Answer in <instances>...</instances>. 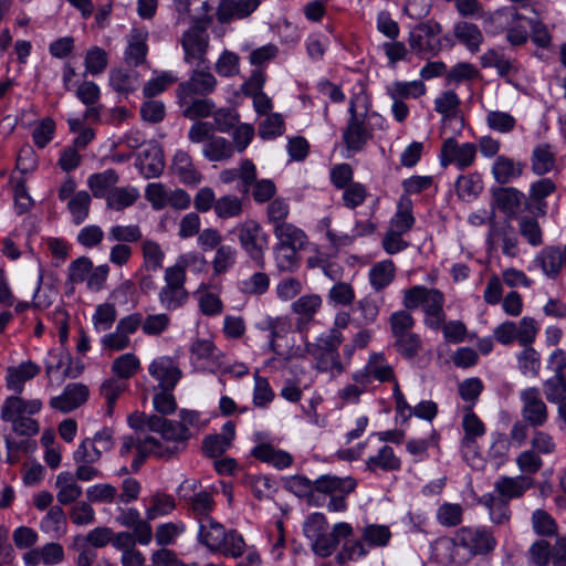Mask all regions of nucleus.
<instances>
[{
    "mask_svg": "<svg viewBox=\"0 0 566 566\" xmlns=\"http://www.w3.org/2000/svg\"><path fill=\"white\" fill-rule=\"evenodd\" d=\"M357 481L352 476L339 478L325 474L319 476L313 483L303 475H293L284 481L287 492L294 495H313V491L325 495H332L335 492L347 495L355 491Z\"/></svg>",
    "mask_w": 566,
    "mask_h": 566,
    "instance_id": "nucleus-1",
    "label": "nucleus"
},
{
    "mask_svg": "<svg viewBox=\"0 0 566 566\" xmlns=\"http://www.w3.org/2000/svg\"><path fill=\"white\" fill-rule=\"evenodd\" d=\"M213 21L212 15L192 18L191 27L184 32L181 45L185 51V61L190 63L192 59L198 60V67L209 69L206 54L209 48L208 28Z\"/></svg>",
    "mask_w": 566,
    "mask_h": 566,
    "instance_id": "nucleus-2",
    "label": "nucleus"
},
{
    "mask_svg": "<svg viewBox=\"0 0 566 566\" xmlns=\"http://www.w3.org/2000/svg\"><path fill=\"white\" fill-rule=\"evenodd\" d=\"M524 202L525 209L531 210V205L527 202L525 195L513 187H493L491 189V216L489 222L493 228L495 222L494 209L501 210L507 219L515 217L518 208Z\"/></svg>",
    "mask_w": 566,
    "mask_h": 566,
    "instance_id": "nucleus-3",
    "label": "nucleus"
},
{
    "mask_svg": "<svg viewBox=\"0 0 566 566\" xmlns=\"http://www.w3.org/2000/svg\"><path fill=\"white\" fill-rule=\"evenodd\" d=\"M454 543L472 555H486L496 546L495 537L485 528L461 527L455 533Z\"/></svg>",
    "mask_w": 566,
    "mask_h": 566,
    "instance_id": "nucleus-4",
    "label": "nucleus"
},
{
    "mask_svg": "<svg viewBox=\"0 0 566 566\" xmlns=\"http://www.w3.org/2000/svg\"><path fill=\"white\" fill-rule=\"evenodd\" d=\"M521 400L524 406L522 416L531 427L543 426L548 417L547 407L541 398L539 389L531 387L521 392Z\"/></svg>",
    "mask_w": 566,
    "mask_h": 566,
    "instance_id": "nucleus-5",
    "label": "nucleus"
},
{
    "mask_svg": "<svg viewBox=\"0 0 566 566\" xmlns=\"http://www.w3.org/2000/svg\"><path fill=\"white\" fill-rule=\"evenodd\" d=\"M205 67H198L192 72L190 78L178 86V98L180 104L186 103V98L192 94L208 95L217 84L216 77Z\"/></svg>",
    "mask_w": 566,
    "mask_h": 566,
    "instance_id": "nucleus-6",
    "label": "nucleus"
},
{
    "mask_svg": "<svg viewBox=\"0 0 566 566\" xmlns=\"http://www.w3.org/2000/svg\"><path fill=\"white\" fill-rule=\"evenodd\" d=\"M148 371L159 381L158 387L161 390H174L182 377L181 369L174 359L168 356L153 360L148 367Z\"/></svg>",
    "mask_w": 566,
    "mask_h": 566,
    "instance_id": "nucleus-7",
    "label": "nucleus"
},
{
    "mask_svg": "<svg viewBox=\"0 0 566 566\" xmlns=\"http://www.w3.org/2000/svg\"><path fill=\"white\" fill-rule=\"evenodd\" d=\"M136 167L146 179L156 178L163 174L165 159L158 143L151 142L148 148L137 155Z\"/></svg>",
    "mask_w": 566,
    "mask_h": 566,
    "instance_id": "nucleus-8",
    "label": "nucleus"
},
{
    "mask_svg": "<svg viewBox=\"0 0 566 566\" xmlns=\"http://www.w3.org/2000/svg\"><path fill=\"white\" fill-rule=\"evenodd\" d=\"M88 396V387L84 384H69L62 395L51 398L50 406L63 413H67L85 403Z\"/></svg>",
    "mask_w": 566,
    "mask_h": 566,
    "instance_id": "nucleus-9",
    "label": "nucleus"
},
{
    "mask_svg": "<svg viewBox=\"0 0 566 566\" xmlns=\"http://www.w3.org/2000/svg\"><path fill=\"white\" fill-rule=\"evenodd\" d=\"M261 0H220L217 8V19L220 23H229L234 19L251 15L260 6Z\"/></svg>",
    "mask_w": 566,
    "mask_h": 566,
    "instance_id": "nucleus-10",
    "label": "nucleus"
},
{
    "mask_svg": "<svg viewBox=\"0 0 566 566\" xmlns=\"http://www.w3.org/2000/svg\"><path fill=\"white\" fill-rule=\"evenodd\" d=\"M260 230V224L253 220L245 221L239 233V240L249 256L255 262L256 266L264 269V258L260 255V248L256 244V232Z\"/></svg>",
    "mask_w": 566,
    "mask_h": 566,
    "instance_id": "nucleus-11",
    "label": "nucleus"
},
{
    "mask_svg": "<svg viewBox=\"0 0 566 566\" xmlns=\"http://www.w3.org/2000/svg\"><path fill=\"white\" fill-rule=\"evenodd\" d=\"M227 535L224 527L212 517L201 520L198 539L208 548L216 551L227 539Z\"/></svg>",
    "mask_w": 566,
    "mask_h": 566,
    "instance_id": "nucleus-12",
    "label": "nucleus"
},
{
    "mask_svg": "<svg viewBox=\"0 0 566 566\" xmlns=\"http://www.w3.org/2000/svg\"><path fill=\"white\" fill-rule=\"evenodd\" d=\"M543 272L551 279H556L563 268L562 250L558 247H546L535 259Z\"/></svg>",
    "mask_w": 566,
    "mask_h": 566,
    "instance_id": "nucleus-13",
    "label": "nucleus"
},
{
    "mask_svg": "<svg viewBox=\"0 0 566 566\" xmlns=\"http://www.w3.org/2000/svg\"><path fill=\"white\" fill-rule=\"evenodd\" d=\"M524 165L521 163H514L513 159L505 156H499L492 168L494 179L500 185H506L512 179L522 176Z\"/></svg>",
    "mask_w": 566,
    "mask_h": 566,
    "instance_id": "nucleus-14",
    "label": "nucleus"
},
{
    "mask_svg": "<svg viewBox=\"0 0 566 566\" xmlns=\"http://www.w3.org/2000/svg\"><path fill=\"white\" fill-rule=\"evenodd\" d=\"M472 406H465V415L462 420V427L464 430V437L462 439V446L465 448H472L476 438L482 437L485 433V426L480 418L472 411Z\"/></svg>",
    "mask_w": 566,
    "mask_h": 566,
    "instance_id": "nucleus-15",
    "label": "nucleus"
},
{
    "mask_svg": "<svg viewBox=\"0 0 566 566\" xmlns=\"http://www.w3.org/2000/svg\"><path fill=\"white\" fill-rule=\"evenodd\" d=\"M274 233L280 242L276 250L283 251L284 247H298L304 245L306 235L301 229L295 228L291 223L281 222L275 224Z\"/></svg>",
    "mask_w": 566,
    "mask_h": 566,
    "instance_id": "nucleus-16",
    "label": "nucleus"
},
{
    "mask_svg": "<svg viewBox=\"0 0 566 566\" xmlns=\"http://www.w3.org/2000/svg\"><path fill=\"white\" fill-rule=\"evenodd\" d=\"M454 36L463 43L471 52L479 51L483 35L476 24L461 21L454 27Z\"/></svg>",
    "mask_w": 566,
    "mask_h": 566,
    "instance_id": "nucleus-17",
    "label": "nucleus"
},
{
    "mask_svg": "<svg viewBox=\"0 0 566 566\" xmlns=\"http://www.w3.org/2000/svg\"><path fill=\"white\" fill-rule=\"evenodd\" d=\"M443 294L437 289H427L426 297L423 301V311L428 316L436 317V322H430L429 326L438 329L440 324L444 321L443 313Z\"/></svg>",
    "mask_w": 566,
    "mask_h": 566,
    "instance_id": "nucleus-18",
    "label": "nucleus"
},
{
    "mask_svg": "<svg viewBox=\"0 0 566 566\" xmlns=\"http://www.w3.org/2000/svg\"><path fill=\"white\" fill-rule=\"evenodd\" d=\"M371 138V134L365 128L364 120L347 124L343 133V142L347 149L353 151H360L368 139Z\"/></svg>",
    "mask_w": 566,
    "mask_h": 566,
    "instance_id": "nucleus-19",
    "label": "nucleus"
},
{
    "mask_svg": "<svg viewBox=\"0 0 566 566\" xmlns=\"http://www.w3.org/2000/svg\"><path fill=\"white\" fill-rule=\"evenodd\" d=\"M532 170L537 176L549 172L555 167V154L551 150L549 144H539L532 154Z\"/></svg>",
    "mask_w": 566,
    "mask_h": 566,
    "instance_id": "nucleus-20",
    "label": "nucleus"
},
{
    "mask_svg": "<svg viewBox=\"0 0 566 566\" xmlns=\"http://www.w3.org/2000/svg\"><path fill=\"white\" fill-rule=\"evenodd\" d=\"M395 264L386 260L375 264L369 271V280L375 291L379 292L388 286L395 279Z\"/></svg>",
    "mask_w": 566,
    "mask_h": 566,
    "instance_id": "nucleus-21",
    "label": "nucleus"
},
{
    "mask_svg": "<svg viewBox=\"0 0 566 566\" xmlns=\"http://www.w3.org/2000/svg\"><path fill=\"white\" fill-rule=\"evenodd\" d=\"M118 175L114 169H107L103 172L93 174L87 180V185L96 198H103L111 187L118 182Z\"/></svg>",
    "mask_w": 566,
    "mask_h": 566,
    "instance_id": "nucleus-22",
    "label": "nucleus"
},
{
    "mask_svg": "<svg viewBox=\"0 0 566 566\" xmlns=\"http://www.w3.org/2000/svg\"><path fill=\"white\" fill-rule=\"evenodd\" d=\"M532 484L533 479L528 475L503 476L496 482L495 488L500 495H522Z\"/></svg>",
    "mask_w": 566,
    "mask_h": 566,
    "instance_id": "nucleus-23",
    "label": "nucleus"
},
{
    "mask_svg": "<svg viewBox=\"0 0 566 566\" xmlns=\"http://www.w3.org/2000/svg\"><path fill=\"white\" fill-rule=\"evenodd\" d=\"M203 155L212 161H220L233 155V145L223 137H214L205 145Z\"/></svg>",
    "mask_w": 566,
    "mask_h": 566,
    "instance_id": "nucleus-24",
    "label": "nucleus"
},
{
    "mask_svg": "<svg viewBox=\"0 0 566 566\" xmlns=\"http://www.w3.org/2000/svg\"><path fill=\"white\" fill-rule=\"evenodd\" d=\"M511 497H481L480 504H483L490 514L492 522L502 524L510 518L509 500Z\"/></svg>",
    "mask_w": 566,
    "mask_h": 566,
    "instance_id": "nucleus-25",
    "label": "nucleus"
},
{
    "mask_svg": "<svg viewBox=\"0 0 566 566\" xmlns=\"http://www.w3.org/2000/svg\"><path fill=\"white\" fill-rule=\"evenodd\" d=\"M139 193L135 188H113L107 196V207L123 210L135 203Z\"/></svg>",
    "mask_w": 566,
    "mask_h": 566,
    "instance_id": "nucleus-26",
    "label": "nucleus"
},
{
    "mask_svg": "<svg viewBox=\"0 0 566 566\" xmlns=\"http://www.w3.org/2000/svg\"><path fill=\"white\" fill-rule=\"evenodd\" d=\"M387 92L392 99L419 97L424 94L426 86L421 81L395 82Z\"/></svg>",
    "mask_w": 566,
    "mask_h": 566,
    "instance_id": "nucleus-27",
    "label": "nucleus"
},
{
    "mask_svg": "<svg viewBox=\"0 0 566 566\" xmlns=\"http://www.w3.org/2000/svg\"><path fill=\"white\" fill-rule=\"evenodd\" d=\"M139 359L130 353L123 354L114 359L112 371L122 379H129L139 369Z\"/></svg>",
    "mask_w": 566,
    "mask_h": 566,
    "instance_id": "nucleus-28",
    "label": "nucleus"
},
{
    "mask_svg": "<svg viewBox=\"0 0 566 566\" xmlns=\"http://www.w3.org/2000/svg\"><path fill=\"white\" fill-rule=\"evenodd\" d=\"M4 442L7 448L6 462L10 464L19 461L18 453L20 451L32 453L36 450V441L30 439L15 441L10 434H4Z\"/></svg>",
    "mask_w": 566,
    "mask_h": 566,
    "instance_id": "nucleus-29",
    "label": "nucleus"
},
{
    "mask_svg": "<svg viewBox=\"0 0 566 566\" xmlns=\"http://www.w3.org/2000/svg\"><path fill=\"white\" fill-rule=\"evenodd\" d=\"M367 467L370 470L379 467L385 471H394L400 468V460L395 455L391 447L384 446L377 455L368 459Z\"/></svg>",
    "mask_w": 566,
    "mask_h": 566,
    "instance_id": "nucleus-30",
    "label": "nucleus"
},
{
    "mask_svg": "<svg viewBox=\"0 0 566 566\" xmlns=\"http://www.w3.org/2000/svg\"><path fill=\"white\" fill-rule=\"evenodd\" d=\"M322 305V298L317 294L304 295L292 304L294 313L305 317V323L312 321Z\"/></svg>",
    "mask_w": 566,
    "mask_h": 566,
    "instance_id": "nucleus-31",
    "label": "nucleus"
},
{
    "mask_svg": "<svg viewBox=\"0 0 566 566\" xmlns=\"http://www.w3.org/2000/svg\"><path fill=\"white\" fill-rule=\"evenodd\" d=\"M136 78L133 73L124 69L109 71V85L118 93H132L136 90Z\"/></svg>",
    "mask_w": 566,
    "mask_h": 566,
    "instance_id": "nucleus-32",
    "label": "nucleus"
},
{
    "mask_svg": "<svg viewBox=\"0 0 566 566\" xmlns=\"http://www.w3.org/2000/svg\"><path fill=\"white\" fill-rule=\"evenodd\" d=\"M91 197L87 191H78L67 203L75 224L82 223L88 216Z\"/></svg>",
    "mask_w": 566,
    "mask_h": 566,
    "instance_id": "nucleus-33",
    "label": "nucleus"
},
{
    "mask_svg": "<svg viewBox=\"0 0 566 566\" xmlns=\"http://www.w3.org/2000/svg\"><path fill=\"white\" fill-rule=\"evenodd\" d=\"M394 347L403 358L412 359L421 349V339L415 333L405 334L396 337Z\"/></svg>",
    "mask_w": 566,
    "mask_h": 566,
    "instance_id": "nucleus-34",
    "label": "nucleus"
},
{
    "mask_svg": "<svg viewBox=\"0 0 566 566\" xmlns=\"http://www.w3.org/2000/svg\"><path fill=\"white\" fill-rule=\"evenodd\" d=\"M259 136L262 139H272L284 133V119L281 114L272 113L259 124Z\"/></svg>",
    "mask_w": 566,
    "mask_h": 566,
    "instance_id": "nucleus-35",
    "label": "nucleus"
},
{
    "mask_svg": "<svg viewBox=\"0 0 566 566\" xmlns=\"http://www.w3.org/2000/svg\"><path fill=\"white\" fill-rule=\"evenodd\" d=\"M189 297L186 289L165 286L159 292V300L163 305L171 311L182 306Z\"/></svg>",
    "mask_w": 566,
    "mask_h": 566,
    "instance_id": "nucleus-36",
    "label": "nucleus"
},
{
    "mask_svg": "<svg viewBox=\"0 0 566 566\" xmlns=\"http://www.w3.org/2000/svg\"><path fill=\"white\" fill-rule=\"evenodd\" d=\"M460 103V98L453 91H447L434 101V109L442 114L443 122H447L457 116Z\"/></svg>",
    "mask_w": 566,
    "mask_h": 566,
    "instance_id": "nucleus-37",
    "label": "nucleus"
},
{
    "mask_svg": "<svg viewBox=\"0 0 566 566\" xmlns=\"http://www.w3.org/2000/svg\"><path fill=\"white\" fill-rule=\"evenodd\" d=\"M482 189L483 185L479 175L460 176L455 182V190L460 198H475Z\"/></svg>",
    "mask_w": 566,
    "mask_h": 566,
    "instance_id": "nucleus-38",
    "label": "nucleus"
},
{
    "mask_svg": "<svg viewBox=\"0 0 566 566\" xmlns=\"http://www.w3.org/2000/svg\"><path fill=\"white\" fill-rule=\"evenodd\" d=\"M214 212L221 219L237 217L242 212V202L235 196H223L214 202Z\"/></svg>",
    "mask_w": 566,
    "mask_h": 566,
    "instance_id": "nucleus-39",
    "label": "nucleus"
},
{
    "mask_svg": "<svg viewBox=\"0 0 566 566\" xmlns=\"http://www.w3.org/2000/svg\"><path fill=\"white\" fill-rule=\"evenodd\" d=\"M86 72L96 75L103 73L107 67V53L99 46H93L85 55Z\"/></svg>",
    "mask_w": 566,
    "mask_h": 566,
    "instance_id": "nucleus-40",
    "label": "nucleus"
},
{
    "mask_svg": "<svg viewBox=\"0 0 566 566\" xmlns=\"http://www.w3.org/2000/svg\"><path fill=\"white\" fill-rule=\"evenodd\" d=\"M534 532L539 536H553L557 533L554 518L544 510H536L532 515Z\"/></svg>",
    "mask_w": 566,
    "mask_h": 566,
    "instance_id": "nucleus-41",
    "label": "nucleus"
},
{
    "mask_svg": "<svg viewBox=\"0 0 566 566\" xmlns=\"http://www.w3.org/2000/svg\"><path fill=\"white\" fill-rule=\"evenodd\" d=\"M363 538L371 546H386L390 538L391 532L386 525L370 524L363 531Z\"/></svg>",
    "mask_w": 566,
    "mask_h": 566,
    "instance_id": "nucleus-42",
    "label": "nucleus"
},
{
    "mask_svg": "<svg viewBox=\"0 0 566 566\" xmlns=\"http://www.w3.org/2000/svg\"><path fill=\"white\" fill-rule=\"evenodd\" d=\"M483 388L484 386L482 380L478 377H472L464 379L459 385L458 391L462 400L470 402L469 406L473 407L483 391Z\"/></svg>",
    "mask_w": 566,
    "mask_h": 566,
    "instance_id": "nucleus-43",
    "label": "nucleus"
},
{
    "mask_svg": "<svg viewBox=\"0 0 566 566\" xmlns=\"http://www.w3.org/2000/svg\"><path fill=\"white\" fill-rule=\"evenodd\" d=\"M93 270V262L87 256H80L69 266L67 283L83 282Z\"/></svg>",
    "mask_w": 566,
    "mask_h": 566,
    "instance_id": "nucleus-44",
    "label": "nucleus"
},
{
    "mask_svg": "<svg viewBox=\"0 0 566 566\" xmlns=\"http://www.w3.org/2000/svg\"><path fill=\"white\" fill-rule=\"evenodd\" d=\"M411 200L408 198V197H401L400 199V202H399V211L396 213V218H395V226L397 227L398 231L397 232H400V233H406L407 231H409L413 223H415V218L412 216V212H411Z\"/></svg>",
    "mask_w": 566,
    "mask_h": 566,
    "instance_id": "nucleus-45",
    "label": "nucleus"
},
{
    "mask_svg": "<svg viewBox=\"0 0 566 566\" xmlns=\"http://www.w3.org/2000/svg\"><path fill=\"white\" fill-rule=\"evenodd\" d=\"M55 123L51 117L43 118L32 132V138L38 148H44L53 138Z\"/></svg>",
    "mask_w": 566,
    "mask_h": 566,
    "instance_id": "nucleus-46",
    "label": "nucleus"
},
{
    "mask_svg": "<svg viewBox=\"0 0 566 566\" xmlns=\"http://www.w3.org/2000/svg\"><path fill=\"white\" fill-rule=\"evenodd\" d=\"M390 328L395 337L409 334L415 325L413 317L407 311H398L391 314L389 318Z\"/></svg>",
    "mask_w": 566,
    "mask_h": 566,
    "instance_id": "nucleus-47",
    "label": "nucleus"
},
{
    "mask_svg": "<svg viewBox=\"0 0 566 566\" xmlns=\"http://www.w3.org/2000/svg\"><path fill=\"white\" fill-rule=\"evenodd\" d=\"M239 55L231 51H223L216 63V71L221 76L231 77L239 73Z\"/></svg>",
    "mask_w": 566,
    "mask_h": 566,
    "instance_id": "nucleus-48",
    "label": "nucleus"
},
{
    "mask_svg": "<svg viewBox=\"0 0 566 566\" xmlns=\"http://www.w3.org/2000/svg\"><path fill=\"white\" fill-rule=\"evenodd\" d=\"M328 523L322 513L308 515L303 524V533L311 541L326 533Z\"/></svg>",
    "mask_w": 566,
    "mask_h": 566,
    "instance_id": "nucleus-49",
    "label": "nucleus"
},
{
    "mask_svg": "<svg viewBox=\"0 0 566 566\" xmlns=\"http://www.w3.org/2000/svg\"><path fill=\"white\" fill-rule=\"evenodd\" d=\"M165 114V105L160 101H146L140 106L142 119L150 124H158L164 120Z\"/></svg>",
    "mask_w": 566,
    "mask_h": 566,
    "instance_id": "nucleus-50",
    "label": "nucleus"
},
{
    "mask_svg": "<svg viewBox=\"0 0 566 566\" xmlns=\"http://www.w3.org/2000/svg\"><path fill=\"white\" fill-rule=\"evenodd\" d=\"M269 285V275L264 272H256L242 282L241 291L244 294L262 295L268 291Z\"/></svg>",
    "mask_w": 566,
    "mask_h": 566,
    "instance_id": "nucleus-51",
    "label": "nucleus"
},
{
    "mask_svg": "<svg viewBox=\"0 0 566 566\" xmlns=\"http://www.w3.org/2000/svg\"><path fill=\"white\" fill-rule=\"evenodd\" d=\"M462 513L461 505L444 503L439 507L437 517L439 523L444 526H457L462 521Z\"/></svg>",
    "mask_w": 566,
    "mask_h": 566,
    "instance_id": "nucleus-52",
    "label": "nucleus"
},
{
    "mask_svg": "<svg viewBox=\"0 0 566 566\" xmlns=\"http://www.w3.org/2000/svg\"><path fill=\"white\" fill-rule=\"evenodd\" d=\"M102 451L94 446V442L86 438L74 451L73 458L76 463H93L99 460Z\"/></svg>",
    "mask_w": 566,
    "mask_h": 566,
    "instance_id": "nucleus-53",
    "label": "nucleus"
},
{
    "mask_svg": "<svg viewBox=\"0 0 566 566\" xmlns=\"http://www.w3.org/2000/svg\"><path fill=\"white\" fill-rule=\"evenodd\" d=\"M488 125L493 130H499L501 133H509L513 130L515 127V118L504 112L492 111L486 116Z\"/></svg>",
    "mask_w": 566,
    "mask_h": 566,
    "instance_id": "nucleus-54",
    "label": "nucleus"
},
{
    "mask_svg": "<svg viewBox=\"0 0 566 566\" xmlns=\"http://www.w3.org/2000/svg\"><path fill=\"white\" fill-rule=\"evenodd\" d=\"M116 308L112 303H103L97 305L95 314L93 315V323L95 328L102 326V328L108 329L116 321Z\"/></svg>",
    "mask_w": 566,
    "mask_h": 566,
    "instance_id": "nucleus-55",
    "label": "nucleus"
},
{
    "mask_svg": "<svg viewBox=\"0 0 566 566\" xmlns=\"http://www.w3.org/2000/svg\"><path fill=\"white\" fill-rule=\"evenodd\" d=\"M520 233L532 245H539L543 241L541 227L532 217H522L520 219Z\"/></svg>",
    "mask_w": 566,
    "mask_h": 566,
    "instance_id": "nucleus-56",
    "label": "nucleus"
},
{
    "mask_svg": "<svg viewBox=\"0 0 566 566\" xmlns=\"http://www.w3.org/2000/svg\"><path fill=\"white\" fill-rule=\"evenodd\" d=\"M544 394L549 402L558 403L566 400V380L548 378L543 384Z\"/></svg>",
    "mask_w": 566,
    "mask_h": 566,
    "instance_id": "nucleus-57",
    "label": "nucleus"
},
{
    "mask_svg": "<svg viewBox=\"0 0 566 566\" xmlns=\"http://www.w3.org/2000/svg\"><path fill=\"white\" fill-rule=\"evenodd\" d=\"M537 332L538 327L536 321L532 317H523L520 321V326L517 327L516 339L522 346H532Z\"/></svg>",
    "mask_w": 566,
    "mask_h": 566,
    "instance_id": "nucleus-58",
    "label": "nucleus"
},
{
    "mask_svg": "<svg viewBox=\"0 0 566 566\" xmlns=\"http://www.w3.org/2000/svg\"><path fill=\"white\" fill-rule=\"evenodd\" d=\"M145 197L155 210H161L168 203V193L160 182L149 184L146 187Z\"/></svg>",
    "mask_w": 566,
    "mask_h": 566,
    "instance_id": "nucleus-59",
    "label": "nucleus"
},
{
    "mask_svg": "<svg viewBox=\"0 0 566 566\" xmlns=\"http://www.w3.org/2000/svg\"><path fill=\"white\" fill-rule=\"evenodd\" d=\"M254 379H255V386H254L253 402L258 407H265L269 402H271L273 400L274 392L271 389L266 378L261 377L256 374Z\"/></svg>",
    "mask_w": 566,
    "mask_h": 566,
    "instance_id": "nucleus-60",
    "label": "nucleus"
},
{
    "mask_svg": "<svg viewBox=\"0 0 566 566\" xmlns=\"http://www.w3.org/2000/svg\"><path fill=\"white\" fill-rule=\"evenodd\" d=\"M214 104L208 98L193 99L190 105L182 112L187 118H205L212 114Z\"/></svg>",
    "mask_w": 566,
    "mask_h": 566,
    "instance_id": "nucleus-61",
    "label": "nucleus"
},
{
    "mask_svg": "<svg viewBox=\"0 0 566 566\" xmlns=\"http://www.w3.org/2000/svg\"><path fill=\"white\" fill-rule=\"evenodd\" d=\"M480 75L479 70L474 67V65L468 62H460L455 64L447 74L448 82L460 83L463 81H469Z\"/></svg>",
    "mask_w": 566,
    "mask_h": 566,
    "instance_id": "nucleus-62",
    "label": "nucleus"
},
{
    "mask_svg": "<svg viewBox=\"0 0 566 566\" xmlns=\"http://www.w3.org/2000/svg\"><path fill=\"white\" fill-rule=\"evenodd\" d=\"M337 546L338 544L331 533H324L312 539L311 548L318 557L326 558L334 553Z\"/></svg>",
    "mask_w": 566,
    "mask_h": 566,
    "instance_id": "nucleus-63",
    "label": "nucleus"
},
{
    "mask_svg": "<svg viewBox=\"0 0 566 566\" xmlns=\"http://www.w3.org/2000/svg\"><path fill=\"white\" fill-rule=\"evenodd\" d=\"M345 191L343 193V200L344 205L349 208L354 209L361 205L364 200L366 199L367 191L364 185L359 182H352L349 186L344 188Z\"/></svg>",
    "mask_w": 566,
    "mask_h": 566,
    "instance_id": "nucleus-64",
    "label": "nucleus"
}]
</instances>
